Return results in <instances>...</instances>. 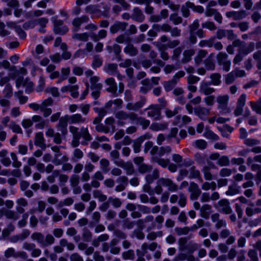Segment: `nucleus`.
Masks as SVG:
<instances>
[{
    "label": "nucleus",
    "mask_w": 261,
    "mask_h": 261,
    "mask_svg": "<svg viewBox=\"0 0 261 261\" xmlns=\"http://www.w3.org/2000/svg\"><path fill=\"white\" fill-rule=\"evenodd\" d=\"M123 51L130 57L136 56L138 54V48L129 42L124 48Z\"/></svg>",
    "instance_id": "27"
},
{
    "label": "nucleus",
    "mask_w": 261,
    "mask_h": 261,
    "mask_svg": "<svg viewBox=\"0 0 261 261\" xmlns=\"http://www.w3.org/2000/svg\"><path fill=\"white\" fill-rule=\"evenodd\" d=\"M207 54V51L204 49H200L198 51L197 55L194 58L195 63L198 65L202 61V59L205 57Z\"/></svg>",
    "instance_id": "45"
},
{
    "label": "nucleus",
    "mask_w": 261,
    "mask_h": 261,
    "mask_svg": "<svg viewBox=\"0 0 261 261\" xmlns=\"http://www.w3.org/2000/svg\"><path fill=\"white\" fill-rule=\"evenodd\" d=\"M31 239L36 241L42 247H47L55 243V239L51 234L44 236L41 232H35L31 234Z\"/></svg>",
    "instance_id": "1"
},
{
    "label": "nucleus",
    "mask_w": 261,
    "mask_h": 261,
    "mask_svg": "<svg viewBox=\"0 0 261 261\" xmlns=\"http://www.w3.org/2000/svg\"><path fill=\"white\" fill-rule=\"evenodd\" d=\"M215 41V37H211L207 40H202L199 42V46L200 47L207 46L208 47H212L213 46L214 43Z\"/></svg>",
    "instance_id": "46"
},
{
    "label": "nucleus",
    "mask_w": 261,
    "mask_h": 261,
    "mask_svg": "<svg viewBox=\"0 0 261 261\" xmlns=\"http://www.w3.org/2000/svg\"><path fill=\"white\" fill-rule=\"evenodd\" d=\"M115 118L118 120V124L119 125H123V122L121 120H126L129 119L131 121H134L135 117H136V113L130 112L127 113L123 110H120L116 112L115 114Z\"/></svg>",
    "instance_id": "6"
},
{
    "label": "nucleus",
    "mask_w": 261,
    "mask_h": 261,
    "mask_svg": "<svg viewBox=\"0 0 261 261\" xmlns=\"http://www.w3.org/2000/svg\"><path fill=\"white\" fill-rule=\"evenodd\" d=\"M3 215H5L6 218L13 221L18 220L20 218V215H18L16 211L11 210L5 209L3 210Z\"/></svg>",
    "instance_id": "25"
},
{
    "label": "nucleus",
    "mask_w": 261,
    "mask_h": 261,
    "mask_svg": "<svg viewBox=\"0 0 261 261\" xmlns=\"http://www.w3.org/2000/svg\"><path fill=\"white\" fill-rule=\"evenodd\" d=\"M152 29L158 32L161 31L169 32L170 30V25L167 23H163L162 24H154L152 25Z\"/></svg>",
    "instance_id": "42"
},
{
    "label": "nucleus",
    "mask_w": 261,
    "mask_h": 261,
    "mask_svg": "<svg viewBox=\"0 0 261 261\" xmlns=\"http://www.w3.org/2000/svg\"><path fill=\"white\" fill-rule=\"evenodd\" d=\"M122 257L125 260L130 259L133 260L135 258V253L133 250L129 249L126 251L122 252Z\"/></svg>",
    "instance_id": "59"
},
{
    "label": "nucleus",
    "mask_w": 261,
    "mask_h": 261,
    "mask_svg": "<svg viewBox=\"0 0 261 261\" xmlns=\"http://www.w3.org/2000/svg\"><path fill=\"white\" fill-rule=\"evenodd\" d=\"M169 19L174 25H177L182 22L181 17L178 16L177 13H173L170 15Z\"/></svg>",
    "instance_id": "56"
},
{
    "label": "nucleus",
    "mask_w": 261,
    "mask_h": 261,
    "mask_svg": "<svg viewBox=\"0 0 261 261\" xmlns=\"http://www.w3.org/2000/svg\"><path fill=\"white\" fill-rule=\"evenodd\" d=\"M195 54V50L193 49H188L184 51L181 62L187 63L192 60V56Z\"/></svg>",
    "instance_id": "30"
},
{
    "label": "nucleus",
    "mask_w": 261,
    "mask_h": 261,
    "mask_svg": "<svg viewBox=\"0 0 261 261\" xmlns=\"http://www.w3.org/2000/svg\"><path fill=\"white\" fill-rule=\"evenodd\" d=\"M35 25H40V28L38 30L39 32L42 33H45L46 31L45 28L46 27L47 23L48 22V19L45 17H41L35 19Z\"/></svg>",
    "instance_id": "28"
},
{
    "label": "nucleus",
    "mask_w": 261,
    "mask_h": 261,
    "mask_svg": "<svg viewBox=\"0 0 261 261\" xmlns=\"http://www.w3.org/2000/svg\"><path fill=\"white\" fill-rule=\"evenodd\" d=\"M212 209V207L211 205L208 204H203L200 208V216L203 218H208Z\"/></svg>",
    "instance_id": "35"
},
{
    "label": "nucleus",
    "mask_w": 261,
    "mask_h": 261,
    "mask_svg": "<svg viewBox=\"0 0 261 261\" xmlns=\"http://www.w3.org/2000/svg\"><path fill=\"white\" fill-rule=\"evenodd\" d=\"M101 214L99 212L96 211L91 215V220L89 222V226L93 227L96 226L100 221Z\"/></svg>",
    "instance_id": "39"
},
{
    "label": "nucleus",
    "mask_w": 261,
    "mask_h": 261,
    "mask_svg": "<svg viewBox=\"0 0 261 261\" xmlns=\"http://www.w3.org/2000/svg\"><path fill=\"white\" fill-rule=\"evenodd\" d=\"M115 165L125 170L127 175H130L134 173V168L130 162L125 163L122 160H119V161H115Z\"/></svg>",
    "instance_id": "13"
},
{
    "label": "nucleus",
    "mask_w": 261,
    "mask_h": 261,
    "mask_svg": "<svg viewBox=\"0 0 261 261\" xmlns=\"http://www.w3.org/2000/svg\"><path fill=\"white\" fill-rule=\"evenodd\" d=\"M105 71L111 74L115 75L117 73V65L115 63H110L105 66Z\"/></svg>",
    "instance_id": "44"
},
{
    "label": "nucleus",
    "mask_w": 261,
    "mask_h": 261,
    "mask_svg": "<svg viewBox=\"0 0 261 261\" xmlns=\"http://www.w3.org/2000/svg\"><path fill=\"white\" fill-rule=\"evenodd\" d=\"M189 177L190 178H197L200 181H203L200 171L196 169L195 166H192L189 169Z\"/></svg>",
    "instance_id": "36"
},
{
    "label": "nucleus",
    "mask_w": 261,
    "mask_h": 261,
    "mask_svg": "<svg viewBox=\"0 0 261 261\" xmlns=\"http://www.w3.org/2000/svg\"><path fill=\"white\" fill-rule=\"evenodd\" d=\"M176 83L177 82L174 80V79H172L169 81L164 82L163 86L166 91H169L175 87Z\"/></svg>",
    "instance_id": "58"
},
{
    "label": "nucleus",
    "mask_w": 261,
    "mask_h": 261,
    "mask_svg": "<svg viewBox=\"0 0 261 261\" xmlns=\"http://www.w3.org/2000/svg\"><path fill=\"white\" fill-rule=\"evenodd\" d=\"M33 122L37 123L35 125V127L39 129H43L47 123V121L44 119L40 115H34L32 117Z\"/></svg>",
    "instance_id": "24"
},
{
    "label": "nucleus",
    "mask_w": 261,
    "mask_h": 261,
    "mask_svg": "<svg viewBox=\"0 0 261 261\" xmlns=\"http://www.w3.org/2000/svg\"><path fill=\"white\" fill-rule=\"evenodd\" d=\"M253 59L256 61V67L261 69V50L255 52L253 55Z\"/></svg>",
    "instance_id": "63"
},
{
    "label": "nucleus",
    "mask_w": 261,
    "mask_h": 261,
    "mask_svg": "<svg viewBox=\"0 0 261 261\" xmlns=\"http://www.w3.org/2000/svg\"><path fill=\"white\" fill-rule=\"evenodd\" d=\"M79 137L80 138H83L84 139V141L82 142V144L84 145L87 144L88 142L92 139L88 128L83 126L80 128Z\"/></svg>",
    "instance_id": "21"
},
{
    "label": "nucleus",
    "mask_w": 261,
    "mask_h": 261,
    "mask_svg": "<svg viewBox=\"0 0 261 261\" xmlns=\"http://www.w3.org/2000/svg\"><path fill=\"white\" fill-rule=\"evenodd\" d=\"M116 182L118 185L115 187V191L120 192L125 189L128 184V179L126 176L123 175L118 177L116 179Z\"/></svg>",
    "instance_id": "17"
},
{
    "label": "nucleus",
    "mask_w": 261,
    "mask_h": 261,
    "mask_svg": "<svg viewBox=\"0 0 261 261\" xmlns=\"http://www.w3.org/2000/svg\"><path fill=\"white\" fill-rule=\"evenodd\" d=\"M187 243V239L186 237L180 238L178 240L179 250L181 251H186Z\"/></svg>",
    "instance_id": "62"
},
{
    "label": "nucleus",
    "mask_w": 261,
    "mask_h": 261,
    "mask_svg": "<svg viewBox=\"0 0 261 261\" xmlns=\"http://www.w3.org/2000/svg\"><path fill=\"white\" fill-rule=\"evenodd\" d=\"M152 169V167L151 165L141 164L138 167V171L141 174H144L150 172Z\"/></svg>",
    "instance_id": "54"
},
{
    "label": "nucleus",
    "mask_w": 261,
    "mask_h": 261,
    "mask_svg": "<svg viewBox=\"0 0 261 261\" xmlns=\"http://www.w3.org/2000/svg\"><path fill=\"white\" fill-rule=\"evenodd\" d=\"M132 19L136 21L142 22L145 20V15L139 7H135L131 15Z\"/></svg>",
    "instance_id": "20"
},
{
    "label": "nucleus",
    "mask_w": 261,
    "mask_h": 261,
    "mask_svg": "<svg viewBox=\"0 0 261 261\" xmlns=\"http://www.w3.org/2000/svg\"><path fill=\"white\" fill-rule=\"evenodd\" d=\"M194 112L199 119L202 120H206L210 114V109L199 106L194 108Z\"/></svg>",
    "instance_id": "9"
},
{
    "label": "nucleus",
    "mask_w": 261,
    "mask_h": 261,
    "mask_svg": "<svg viewBox=\"0 0 261 261\" xmlns=\"http://www.w3.org/2000/svg\"><path fill=\"white\" fill-rule=\"evenodd\" d=\"M193 145L199 149H204L206 148L207 142L203 139L197 140L193 143Z\"/></svg>",
    "instance_id": "53"
},
{
    "label": "nucleus",
    "mask_w": 261,
    "mask_h": 261,
    "mask_svg": "<svg viewBox=\"0 0 261 261\" xmlns=\"http://www.w3.org/2000/svg\"><path fill=\"white\" fill-rule=\"evenodd\" d=\"M217 164L220 166H228L230 164V161L228 156L224 155L219 158Z\"/></svg>",
    "instance_id": "60"
},
{
    "label": "nucleus",
    "mask_w": 261,
    "mask_h": 261,
    "mask_svg": "<svg viewBox=\"0 0 261 261\" xmlns=\"http://www.w3.org/2000/svg\"><path fill=\"white\" fill-rule=\"evenodd\" d=\"M69 123L68 118L67 115L61 117L59 119V122L56 125V127L59 128L63 135H65L67 134V125Z\"/></svg>",
    "instance_id": "16"
},
{
    "label": "nucleus",
    "mask_w": 261,
    "mask_h": 261,
    "mask_svg": "<svg viewBox=\"0 0 261 261\" xmlns=\"http://www.w3.org/2000/svg\"><path fill=\"white\" fill-rule=\"evenodd\" d=\"M106 84L109 86L107 91L113 94H115L117 90V84L113 77L108 78L106 80Z\"/></svg>",
    "instance_id": "31"
},
{
    "label": "nucleus",
    "mask_w": 261,
    "mask_h": 261,
    "mask_svg": "<svg viewBox=\"0 0 261 261\" xmlns=\"http://www.w3.org/2000/svg\"><path fill=\"white\" fill-rule=\"evenodd\" d=\"M108 203H110L115 208L120 207L122 205V201L119 198L112 196L109 197Z\"/></svg>",
    "instance_id": "50"
},
{
    "label": "nucleus",
    "mask_w": 261,
    "mask_h": 261,
    "mask_svg": "<svg viewBox=\"0 0 261 261\" xmlns=\"http://www.w3.org/2000/svg\"><path fill=\"white\" fill-rule=\"evenodd\" d=\"M217 188V184L214 181H212L211 182H204L201 185V189L204 191H208L209 190H212V191H215Z\"/></svg>",
    "instance_id": "47"
},
{
    "label": "nucleus",
    "mask_w": 261,
    "mask_h": 261,
    "mask_svg": "<svg viewBox=\"0 0 261 261\" xmlns=\"http://www.w3.org/2000/svg\"><path fill=\"white\" fill-rule=\"evenodd\" d=\"M211 84L204 81H202L200 83L199 87V91L204 95H207L212 94L215 91L213 88L210 87Z\"/></svg>",
    "instance_id": "22"
},
{
    "label": "nucleus",
    "mask_w": 261,
    "mask_h": 261,
    "mask_svg": "<svg viewBox=\"0 0 261 261\" xmlns=\"http://www.w3.org/2000/svg\"><path fill=\"white\" fill-rule=\"evenodd\" d=\"M247 254L250 259V261H258L257 252L255 250L253 249H249Z\"/></svg>",
    "instance_id": "64"
},
{
    "label": "nucleus",
    "mask_w": 261,
    "mask_h": 261,
    "mask_svg": "<svg viewBox=\"0 0 261 261\" xmlns=\"http://www.w3.org/2000/svg\"><path fill=\"white\" fill-rule=\"evenodd\" d=\"M100 168L104 173H107L110 171V163L106 159H102L99 161Z\"/></svg>",
    "instance_id": "38"
},
{
    "label": "nucleus",
    "mask_w": 261,
    "mask_h": 261,
    "mask_svg": "<svg viewBox=\"0 0 261 261\" xmlns=\"http://www.w3.org/2000/svg\"><path fill=\"white\" fill-rule=\"evenodd\" d=\"M134 121H137L138 124H140L143 129H146L150 124L149 120L142 117H139L137 114H136Z\"/></svg>",
    "instance_id": "40"
},
{
    "label": "nucleus",
    "mask_w": 261,
    "mask_h": 261,
    "mask_svg": "<svg viewBox=\"0 0 261 261\" xmlns=\"http://www.w3.org/2000/svg\"><path fill=\"white\" fill-rule=\"evenodd\" d=\"M216 37L218 39L227 37L228 39L232 40L236 38V35L231 30H224L219 29L216 32Z\"/></svg>",
    "instance_id": "11"
},
{
    "label": "nucleus",
    "mask_w": 261,
    "mask_h": 261,
    "mask_svg": "<svg viewBox=\"0 0 261 261\" xmlns=\"http://www.w3.org/2000/svg\"><path fill=\"white\" fill-rule=\"evenodd\" d=\"M128 23L125 22L115 21L114 24L110 27V32L114 34L119 31L123 32L126 30Z\"/></svg>",
    "instance_id": "12"
},
{
    "label": "nucleus",
    "mask_w": 261,
    "mask_h": 261,
    "mask_svg": "<svg viewBox=\"0 0 261 261\" xmlns=\"http://www.w3.org/2000/svg\"><path fill=\"white\" fill-rule=\"evenodd\" d=\"M210 78L211 79V84L215 86H218L221 83V75L218 73L211 74Z\"/></svg>",
    "instance_id": "51"
},
{
    "label": "nucleus",
    "mask_w": 261,
    "mask_h": 261,
    "mask_svg": "<svg viewBox=\"0 0 261 261\" xmlns=\"http://www.w3.org/2000/svg\"><path fill=\"white\" fill-rule=\"evenodd\" d=\"M54 24V32L56 34L64 35L68 31V28L64 24L63 20L58 18L57 16H54L51 18Z\"/></svg>",
    "instance_id": "2"
},
{
    "label": "nucleus",
    "mask_w": 261,
    "mask_h": 261,
    "mask_svg": "<svg viewBox=\"0 0 261 261\" xmlns=\"http://www.w3.org/2000/svg\"><path fill=\"white\" fill-rule=\"evenodd\" d=\"M99 80V78L97 76H93L90 78V81L91 83V90H101L102 88V84L98 83Z\"/></svg>",
    "instance_id": "43"
},
{
    "label": "nucleus",
    "mask_w": 261,
    "mask_h": 261,
    "mask_svg": "<svg viewBox=\"0 0 261 261\" xmlns=\"http://www.w3.org/2000/svg\"><path fill=\"white\" fill-rule=\"evenodd\" d=\"M248 14L245 10H240L238 11H228L226 13V16L227 18H232L234 20H239L245 18Z\"/></svg>",
    "instance_id": "14"
},
{
    "label": "nucleus",
    "mask_w": 261,
    "mask_h": 261,
    "mask_svg": "<svg viewBox=\"0 0 261 261\" xmlns=\"http://www.w3.org/2000/svg\"><path fill=\"white\" fill-rule=\"evenodd\" d=\"M168 127V123L167 122H154L151 123L149 127V128L153 131L158 132L161 130H164L167 129Z\"/></svg>",
    "instance_id": "29"
},
{
    "label": "nucleus",
    "mask_w": 261,
    "mask_h": 261,
    "mask_svg": "<svg viewBox=\"0 0 261 261\" xmlns=\"http://www.w3.org/2000/svg\"><path fill=\"white\" fill-rule=\"evenodd\" d=\"M146 101L147 99L146 97L141 96L140 100L135 102H133L132 101L127 102L125 108L126 110L133 112H138L144 107Z\"/></svg>",
    "instance_id": "7"
},
{
    "label": "nucleus",
    "mask_w": 261,
    "mask_h": 261,
    "mask_svg": "<svg viewBox=\"0 0 261 261\" xmlns=\"http://www.w3.org/2000/svg\"><path fill=\"white\" fill-rule=\"evenodd\" d=\"M195 261V257L192 254H187L185 253L181 252L178 253L174 258V261Z\"/></svg>",
    "instance_id": "26"
},
{
    "label": "nucleus",
    "mask_w": 261,
    "mask_h": 261,
    "mask_svg": "<svg viewBox=\"0 0 261 261\" xmlns=\"http://www.w3.org/2000/svg\"><path fill=\"white\" fill-rule=\"evenodd\" d=\"M218 65L222 66V69L226 72L230 70L231 61L228 59V56L224 52H219L216 56Z\"/></svg>",
    "instance_id": "4"
},
{
    "label": "nucleus",
    "mask_w": 261,
    "mask_h": 261,
    "mask_svg": "<svg viewBox=\"0 0 261 261\" xmlns=\"http://www.w3.org/2000/svg\"><path fill=\"white\" fill-rule=\"evenodd\" d=\"M34 143L35 145L39 146L43 150L46 148L45 140L42 132H39L36 134Z\"/></svg>",
    "instance_id": "23"
},
{
    "label": "nucleus",
    "mask_w": 261,
    "mask_h": 261,
    "mask_svg": "<svg viewBox=\"0 0 261 261\" xmlns=\"http://www.w3.org/2000/svg\"><path fill=\"white\" fill-rule=\"evenodd\" d=\"M3 93L5 98H11L13 95V89L12 86L9 84H7L3 90Z\"/></svg>",
    "instance_id": "57"
},
{
    "label": "nucleus",
    "mask_w": 261,
    "mask_h": 261,
    "mask_svg": "<svg viewBox=\"0 0 261 261\" xmlns=\"http://www.w3.org/2000/svg\"><path fill=\"white\" fill-rule=\"evenodd\" d=\"M93 196L94 198L98 199L100 202H104L107 199V195L103 194L101 191L98 190L93 191Z\"/></svg>",
    "instance_id": "49"
},
{
    "label": "nucleus",
    "mask_w": 261,
    "mask_h": 261,
    "mask_svg": "<svg viewBox=\"0 0 261 261\" xmlns=\"http://www.w3.org/2000/svg\"><path fill=\"white\" fill-rule=\"evenodd\" d=\"M72 38L74 40L87 42L89 39V35L86 32L82 33L74 32L72 35Z\"/></svg>",
    "instance_id": "37"
},
{
    "label": "nucleus",
    "mask_w": 261,
    "mask_h": 261,
    "mask_svg": "<svg viewBox=\"0 0 261 261\" xmlns=\"http://www.w3.org/2000/svg\"><path fill=\"white\" fill-rule=\"evenodd\" d=\"M188 191L190 193V198L191 200L197 199L201 193L198 185L194 182L190 183Z\"/></svg>",
    "instance_id": "10"
},
{
    "label": "nucleus",
    "mask_w": 261,
    "mask_h": 261,
    "mask_svg": "<svg viewBox=\"0 0 261 261\" xmlns=\"http://www.w3.org/2000/svg\"><path fill=\"white\" fill-rule=\"evenodd\" d=\"M90 21V18L86 15H82L80 17L74 18L71 22L72 25V31L77 32L81 30V27L83 23H87Z\"/></svg>",
    "instance_id": "8"
},
{
    "label": "nucleus",
    "mask_w": 261,
    "mask_h": 261,
    "mask_svg": "<svg viewBox=\"0 0 261 261\" xmlns=\"http://www.w3.org/2000/svg\"><path fill=\"white\" fill-rule=\"evenodd\" d=\"M69 124H82L86 123L87 119L84 117L81 114L76 113L71 115H67Z\"/></svg>",
    "instance_id": "19"
},
{
    "label": "nucleus",
    "mask_w": 261,
    "mask_h": 261,
    "mask_svg": "<svg viewBox=\"0 0 261 261\" xmlns=\"http://www.w3.org/2000/svg\"><path fill=\"white\" fill-rule=\"evenodd\" d=\"M211 219L212 222L215 223V227L217 229L226 226V220L223 219H220V215L217 213L212 214L211 216Z\"/></svg>",
    "instance_id": "18"
},
{
    "label": "nucleus",
    "mask_w": 261,
    "mask_h": 261,
    "mask_svg": "<svg viewBox=\"0 0 261 261\" xmlns=\"http://www.w3.org/2000/svg\"><path fill=\"white\" fill-rule=\"evenodd\" d=\"M160 176L159 171L157 169L153 170L152 174H148L145 176V180L148 184H151L154 180L158 179Z\"/></svg>",
    "instance_id": "41"
},
{
    "label": "nucleus",
    "mask_w": 261,
    "mask_h": 261,
    "mask_svg": "<svg viewBox=\"0 0 261 261\" xmlns=\"http://www.w3.org/2000/svg\"><path fill=\"white\" fill-rule=\"evenodd\" d=\"M131 38L124 34H121L115 38V41L118 43H128L131 41Z\"/></svg>",
    "instance_id": "55"
},
{
    "label": "nucleus",
    "mask_w": 261,
    "mask_h": 261,
    "mask_svg": "<svg viewBox=\"0 0 261 261\" xmlns=\"http://www.w3.org/2000/svg\"><path fill=\"white\" fill-rule=\"evenodd\" d=\"M203 136L206 138L213 140H218L219 139V136L211 130H206L203 134Z\"/></svg>",
    "instance_id": "61"
},
{
    "label": "nucleus",
    "mask_w": 261,
    "mask_h": 261,
    "mask_svg": "<svg viewBox=\"0 0 261 261\" xmlns=\"http://www.w3.org/2000/svg\"><path fill=\"white\" fill-rule=\"evenodd\" d=\"M214 206L219 212L225 214H230L232 212L230 202L226 199H220L214 204Z\"/></svg>",
    "instance_id": "3"
},
{
    "label": "nucleus",
    "mask_w": 261,
    "mask_h": 261,
    "mask_svg": "<svg viewBox=\"0 0 261 261\" xmlns=\"http://www.w3.org/2000/svg\"><path fill=\"white\" fill-rule=\"evenodd\" d=\"M145 110H148L147 112L148 117H153L155 120L161 119V111L158 105H151Z\"/></svg>",
    "instance_id": "15"
},
{
    "label": "nucleus",
    "mask_w": 261,
    "mask_h": 261,
    "mask_svg": "<svg viewBox=\"0 0 261 261\" xmlns=\"http://www.w3.org/2000/svg\"><path fill=\"white\" fill-rule=\"evenodd\" d=\"M240 192V187L237 184L234 183L228 186V190L225 194L228 196H233Z\"/></svg>",
    "instance_id": "34"
},
{
    "label": "nucleus",
    "mask_w": 261,
    "mask_h": 261,
    "mask_svg": "<svg viewBox=\"0 0 261 261\" xmlns=\"http://www.w3.org/2000/svg\"><path fill=\"white\" fill-rule=\"evenodd\" d=\"M4 256L7 258H20L23 259H25L28 257V254L24 251H16V249L13 247L8 248L4 253Z\"/></svg>",
    "instance_id": "5"
},
{
    "label": "nucleus",
    "mask_w": 261,
    "mask_h": 261,
    "mask_svg": "<svg viewBox=\"0 0 261 261\" xmlns=\"http://www.w3.org/2000/svg\"><path fill=\"white\" fill-rule=\"evenodd\" d=\"M210 167L207 166H204L202 168L201 171L203 174L204 177L206 180H211L213 179V176L210 171Z\"/></svg>",
    "instance_id": "48"
},
{
    "label": "nucleus",
    "mask_w": 261,
    "mask_h": 261,
    "mask_svg": "<svg viewBox=\"0 0 261 261\" xmlns=\"http://www.w3.org/2000/svg\"><path fill=\"white\" fill-rule=\"evenodd\" d=\"M107 36V31L105 30H100L97 34L91 33L90 37L94 42H97L100 39H104Z\"/></svg>",
    "instance_id": "32"
},
{
    "label": "nucleus",
    "mask_w": 261,
    "mask_h": 261,
    "mask_svg": "<svg viewBox=\"0 0 261 261\" xmlns=\"http://www.w3.org/2000/svg\"><path fill=\"white\" fill-rule=\"evenodd\" d=\"M228 99L229 96L227 94L217 96L216 100L218 103V108L223 109L226 107Z\"/></svg>",
    "instance_id": "33"
},
{
    "label": "nucleus",
    "mask_w": 261,
    "mask_h": 261,
    "mask_svg": "<svg viewBox=\"0 0 261 261\" xmlns=\"http://www.w3.org/2000/svg\"><path fill=\"white\" fill-rule=\"evenodd\" d=\"M199 248V245L193 241L190 242L186 246V249L188 252L192 254L193 252L196 251Z\"/></svg>",
    "instance_id": "52"
}]
</instances>
